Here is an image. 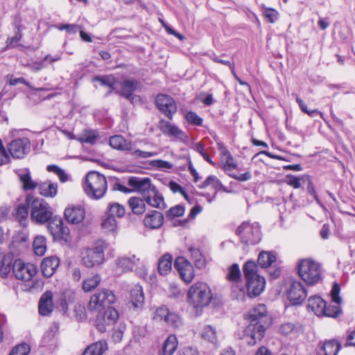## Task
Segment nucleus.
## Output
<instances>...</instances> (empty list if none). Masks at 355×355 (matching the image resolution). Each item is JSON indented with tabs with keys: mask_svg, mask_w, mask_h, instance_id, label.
I'll return each instance as SVG.
<instances>
[{
	"mask_svg": "<svg viewBox=\"0 0 355 355\" xmlns=\"http://www.w3.org/2000/svg\"><path fill=\"white\" fill-rule=\"evenodd\" d=\"M158 128L164 135L168 137H174L180 139L186 137L184 132L177 125L163 119L159 120Z\"/></svg>",
	"mask_w": 355,
	"mask_h": 355,
	"instance_id": "22",
	"label": "nucleus"
},
{
	"mask_svg": "<svg viewBox=\"0 0 355 355\" xmlns=\"http://www.w3.org/2000/svg\"><path fill=\"white\" fill-rule=\"evenodd\" d=\"M164 322L173 329H178L182 325V318L178 313L174 312H170Z\"/></svg>",
	"mask_w": 355,
	"mask_h": 355,
	"instance_id": "50",
	"label": "nucleus"
},
{
	"mask_svg": "<svg viewBox=\"0 0 355 355\" xmlns=\"http://www.w3.org/2000/svg\"><path fill=\"white\" fill-rule=\"evenodd\" d=\"M64 216L67 223L78 225L85 219V209L81 205H70L65 208Z\"/></svg>",
	"mask_w": 355,
	"mask_h": 355,
	"instance_id": "19",
	"label": "nucleus"
},
{
	"mask_svg": "<svg viewBox=\"0 0 355 355\" xmlns=\"http://www.w3.org/2000/svg\"><path fill=\"white\" fill-rule=\"evenodd\" d=\"M83 189L90 199L100 200L107 190V182L103 175L96 171H90L85 177Z\"/></svg>",
	"mask_w": 355,
	"mask_h": 355,
	"instance_id": "3",
	"label": "nucleus"
},
{
	"mask_svg": "<svg viewBox=\"0 0 355 355\" xmlns=\"http://www.w3.org/2000/svg\"><path fill=\"white\" fill-rule=\"evenodd\" d=\"M296 102L297 103L301 110L303 112L307 114L310 116L313 117L320 113V112L317 110H309L307 108V105L304 103V102L301 98H300L297 96L296 98Z\"/></svg>",
	"mask_w": 355,
	"mask_h": 355,
	"instance_id": "56",
	"label": "nucleus"
},
{
	"mask_svg": "<svg viewBox=\"0 0 355 355\" xmlns=\"http://www.w3.org/2000/svg\"><path fill=\"white\" fill-rule=\"evenodd\" d=\"M236 168V162L230 151H227L226 162L223 166V169L226 173V174L239 182H245L250 180L252 178V173L250 171H246L245 173L241 175H237L236 173H234L232 171Z\"/></svg>",
	"mask_w": 355,
	"mask_h": 355,
	"instance_id": "18",
	"label": "nucleus"
},
{
	"mask_svg": "<svg viewBox=\"0 0 355 355\" xmlns=\"http://www.w3.org/2000/svg\"><path fill=\"white\" fill-rule=\"evenodd\" d=\"M60 266V259L57 256H50L44 258L40 265L44 277H51Z\"/></svg>",
	"mask_w": 355,
	"mask_h": 355,
	"instance_id": "23",
	"label": "nucleus"
},
{
	"mask_svg": "<svg viewBox=\"0 0 355 355\" xmlns=\"http://www.w3.org/2000/svg\"><path fill=\"white\" fill-rule=\"evenodd\" d=\"M12 269L15 278L24 282L31 280L37 271L34 264L26 263L21 259H17L14 261Z\"/></svg>",
	"mask_w": 355,
	"mask_h": 355,
	"instance_id": "10",
	"label": "nucleus"
},
{
	"mask_svg": "<svg viewBox=\"0 0 355 355\" xmlns=\"http://www.w3.org/2000/svg\"><path fill=\"white\" fill-rule=\"evenodd\" d=\"M60 31L65 30L68 33L75 34L80 29V26L77 24H61L56 26Z\"/></svg>",
	"mask_w": 355,
	"mask_h": 355,
	"instance_id": "57",
	"label": "nucleus"
},
{
	"mask_svg": "<svg viewBox=\"0 0 355 355\" xmlns=\"http://www.w3.org/2000/svg\"><path fill=\"white\" fill-rule=\"evenodd\" d=\"M249 324L241 337L250 346L260 342L265 336L266 330L270 325L269 317L265 304H259L245 315Z\"/></svg>",
	"mask_w": 355,
	"mask_h": 355,
	"instance_id": "1",
	"label": "nucleus"
},
{
	"mask_svg": "<svg viewBox=\"0 0 355 355\" xmlns=\"http://www.w3.org/2000/svg\"><path fill=\"white\" fill-rule=\"evenodd\" d=\"M144 199L138 197H131L128 200V205L132 209V211L135 214H141L146 210Z\"/></svg>",
	"mask_w": 355,
	"mask_h": 355,
	"instance_id": "41",
	"label": "nucleus"
},
{
	"mask_svg": "<svg viewBox=\"0 0 355 355\" xmlns=\"http://www.w3.org/2000/svg\"><path fill=\"white\" fill-rule=\"evenodd\" d=\"M114 78V76L112 75L107 76H96L94 78V81H97L101 83L103 86H112V80Z\"/></svg>",
	"mask_w": 355,
	"mask_h": 355,
	"instance_id": "58",
	"label": "nucleus"
},
{
	"mask_svg": "<svg viewBox=\"0 0 355 355\" xmlns=\"http://www.w3.org/2000/svg\"><path fill=\"white\" fill-rule=\"evenodd\" d=\"M201 336L204 340H206L214 345L217 343L218 339L216 336V331L215 328L211 325L205 326L202 329Z\"/></svg>",
	"mask_w": 355,
	"mask_h": 355,
	"instance_id": "47",
	"label": "nucleus"
},
{
	"mask_svg": "<svg viewBox=\"0 0 355 355\" xmlns=\"http://www.w3.org/2000/svg\"><path fill=\"white\" fill-rule=\"evenodd\" d=\"M139 85V81L137 80H125L121 83V90L115 91V93L125 98L131 97V95L137 90Z\"/></svg>",
	"mask_w": 355,
	"mask_h": 355,
	"instance_id": "26",
	"label": "nucleus"
},
{
	"mask_svg": "<svg viewBox=\"0 0 355 355\" xmlns=\"http://www.w3.org/2000/svg\"><path fill=\"white\" fill-rule=\"evenodd\" d=\"M189 251L196 267L200 269L203 268L206 265V261L201 251L194 247H190Z\"/></svg>",
	"mask_w": 355,
	"mask_h": 355,
	"instance_id": "42",
	"label": "nucleus"
},
{
	"mask_svg": "<svg viewBox=\"0 0 355 355\" xmlns=\"http://www.w3.org/2000/svg\"><path fill=\"white\" fill-rule=\"evenodd\" d=\"M221 182L220 180L217 178L215 175H209L205 180L198 186L200 189H205L208 186L211 185V187L216 190L214 196L216 195L217 191H218V189L220 187H221Z\"/></svg>",
	"mask_w": 355,
	"mask_h": 355,
	"instance_id": "48",
	"label": "nucleus"
},
{
	"mask_svg": "<svg viewBox=\"0 0 355 355\" xmlns=\"http://www.w3.org/2000/svg\"><path fill=\"white\" fill-rule=\"evenodd\" d=\"M340 347V343L336 339L325 340L320 349L319 355H337Z\"/></svg>",
	"mask_w": 355,
	"mask_h": 355,
	"instance_id": "29",
	"label": "nucleus"
},
{
	"mask_svg": "<svg viewBox=\"0 0 355 355\" xmlns=\"http://www.w3.org/2000/svg\"><path fill=\"white\" fill-rule=\"evenodd\" d=\"M110 179H113L115 180V182L112 185V190L113 191H119L123 193H130L132 192V190L122 185L120 182L119 179H116L115 178L110 177Z\"/></svg>",
	"mask_w": 355,
	"mask_h": 355,
	"instance_id": "59",
	"label": "nucleus"
},
{
	"mask_svg": "<svg viewBox=\"0 0 355 355\" xmlns=\"http://www.w3.org/2000/svg\"><path fill=\"white\" fill-rule=\"evenodd\" d=\"M174 267L184 282L190 283L192 281L194 277L193 266L184 257H177L174 261Z\"/></svg>",
	"mask_w": 355,
	"mask_h": 355,
	"instance_id": "17",
	"label": "nucleus"
},
{
	"mask_svg": "<svg viewBox=\"0 0 355 355\" xmlns=\"http://www.w3.org/2000/svg\"><path fill=\"white\" fill-rule=\"evenodd\" d=\"M172 256L169 253L164 254L158 261V272L161 275H167L172 267Z\"/></svg>",
	"mask_w": 355,
	"mask_h": 355,
	"instance_id": "36",
	"label": "nucleus"
},
{
	"mask_svg": "<svg viewBox=\"0 0 355 355\" xmlns=\"http://www.w3.org/2000/svg\"><path fill=\"white\" fill-rule=\"evenodd\" d=\"M241 272L238 263L232 264L228 270L227 279L232 282H238L241 280Z\"/></svg>",
	"mask_w": 355,
	"mask_h": 355,
	"instance_id": "49",
	"label": "nucleus"
},
{
	"mask_svg": "<svg viewBox=\"0 0 355 355\" xmlns=\"http://www.w3.org/2000/svg\"><path fill=\"white\" fill-rule=\"evenodd\" d=\"M346 343L345 346H354L355 347V328L353 330H348L347 332Z\"/></svg>",
	"mask_w": 355,
	"mask_h": 355,
	"instance_id": "64",
	"label": "nucleus"
},
{
	"mask_svg": "<svg viewBox=\"0 0 355 355\" xmlns=\"http://www.w3.org/2000/svg\"><path fill=\"white\" fill-rule=\"evenodd\" d=\"M263 15L266 20L271 24L275 23L279 17V12L271 8H263Z\"/></svg>",
	"mask_w": 355,
	"mask_h": 355,
	"instance_id": "54",
	"label": "nucleus"
},
{
	"mask_svg": "<svg viewBox=\"0 0 355 355\" xmlns=\"http://www.w3.org/2000/svg\"><path fill=\"white\" fill-rule=\"evenodd\" d=\"M288 179V184L292 186L295 189H298L301 187L302 177L297 178L293 175H288L286 176Z\"/></svg>",
	"mask_w": 355,
	"mask_h": 355,
	"instance_id": "63",
	"label": "nucleus"
},
{
	"mask_svg": "<svg viewBox=\"0 0 355 355\" xmlns=\"http://www.w3.org/2000/svg\"><path fill=\"white\" fill-rule=\"evenodd\" d=\"M185 119L191 125L196 126H202L203 119L202 117L198 116L196 112L193 111H189L185 114Z\"/></svg>",
	"mask_w": 355,
	"mask_h": 355,
	"instance_id": "52",
	"label": "nucleus"
},
{
	"mask_svg": "<svg viewBox=\"0 0 355 355\" xmlns=\"http://www.w3.org/2000/svg\"><path fill=\"white\" fill-rule=\"evenodd\" d=\"M295 326L293 323H291V322L284 323L280 326L279 332L282 335L288 336L291 333H293V331L295 329Z\"/></svg>",
	"mask_w": 355,
	"mask_h": 355,
	"instance_id": "60",
	"label": "nucleus"
},
{
	"mask_svg": "<svg viewBox=\"0 0 355 355\" xmlns=\"http://www.w3.org/2000/svg\"><path fill=\"white\" fill-rule=\"evenodd\" d=\"M144 301V295L141 286L136 285L130 291V304L134 309H139L142 306Z\"/></svg>",
	"mask_w": 355,
	"mask_h": 355,
	"instance_id": "33",
	"label": "nucleus"
},
{
	"mask_svg": "<svg viewBox=\"0 0 355 355\" xmlns=\"http://www.w3.org/2000/svg\"><path fill=\"white\" fill-rule=\"evenodd\" d=\"M326 303L321 297L313 295L309 298L307 308L316 315L322 316V313H324V308L326 307Z\"/></svg>",
	"mask_w": 355,
	"mask_h": 355,
	"instance_id": "27",
	"label": "nucleus"
},
{
	"mask_svg": "<svg viewBox=\"0 0 355 355\" xmlns=\"http://www.w3.org/2000/svg\"><path fill=\"white\" fill-rule=\"evenodd\" d=\"M47 229L54 240L67 242L69 237V229L64 225L63 220L60 216H54L48 223Z\"/></svg>",
	"mask_w": 355,
	"mask_h": 355,
	"instance_id": "13",
	"label": "nucleus"
},
{
	"mask_svg": "<svg viewBox=\"0 0 355 355\" xmlns=\"http://www.w3.org/2000/svg\"><path fill=\"white\" fill-rule=\"evenodd\" d=\"M101 281V277L98 274H96L91 277H88L83 282V289L85 292H90L96 288Z\"/></svg>",
	"mask_w": 355,
	"mask_h": 355,
	"instance_id": "46",
	"label": "nucleus"
},
{
	"mask_svg": "<svg viewBox=\"0 0 355 355\" xmlns=\"http://www.w3.org/2000/svg\"><path fill=\"white\" fill-rule=\"evenodd\" d=\"M31 202L30 218L33 223L37 225L48 223L53 218V209L44 199L32 196Z\"/></svg>",
	"mask_w": 355,
	"mask_h": 355,
	"instance_id": "5",
	"label": "nucleus"
},
{
	"mask_svg": "<svg viewBox=\"0 0 355 355\" xmlns=\"http://www.w3.org/2000/svg\"><path fill=\"white\" fill-rule=\"evenodd\" d=\"M243 272L245 281L260 276L257 271V265L252 260L247 261L243 266Z\"/></svg>",
	"mask_w": 355,
	"mask_h": 355,
	"instance_id": "38",
	"label": "nucleus"
},
{
	"mask_svg": "<svg viewBox=\"0 0 355 355\" xmlns=\"http://www.w3.org/2000/svg\"><path fill=\"white\" fill-rule=\"evenodd\" d=\"M276 261V257L272 253L263 251L259 253L257 262L262 268H268Z\"/></svg>",
	"mask_w": 355,
	"mask_h": 355,
	"instance_id": "45",
	"label": "nucleus"
},
{
	"mask_svg": "<svg viewBox=\"0 0 355 355\" xmlns=\"http://www.w3.org/2000/svg\"><path fill=\"white\" fill-rule=\"evenodd\" d=\"M31 141L27 137L12 140L8 145V150L15 159H22L31 151Z\"/></svg>",
	"mask_w": 355,
	"mask_h": 355,
	"instance_id": "16",
	"label": "nucleus"
},
{
	"mask_svg": "<svg viewBox=\"0 0 355 355\" xmlns=\"http://www.w3.org/2000/svg\"><path fill=\"white\" fill-rule=\"evenodd\" d=\"M109 144L112 148L119 150L130 151L132 149V142L125 139L122 135L110 137Z\"/></svg>",
	"mask_w": 355,
	"mask_h": 355,
	"instance_id": "28",
	"label": "nucleus"
},
{
	"mask_svg": "<svg viewBox=\"0 0 355 355\" xmlns=\"http://www.w3.org/2000/svg\"><path fill=\"white\" fill-rule=\"evenodd\" d=\"M53 310V293L48 291L44 293L39 301L38 311L43 316L49 315Z\"/></svg>",
	"mask_w": 355,
	"mask_h": 355,
	"instance_id": "25",
	"label": "nucleus"
},
{
	"mask_svg": "<svg viewBox=\"0 0 355 355\" xmlns=\"http://www.w3.org/2000/svg\"><path fill=\"white\" fill-rule=\"evenodd\" d=\"M185 211L184 207L181 205H177L174 207H171L166 212V216L169 218H173L175 217H179L184 215Z\"/></svg>",
	"mask_w": 355,
	"mask_h": 355,
	"instance_id": "53",
	"label": "nucleus"
},
{
	"mask_svg": "<svg viewBox=\"0 0 355 355\" xmlns=\"http://www.w3.org/2000/svg\"><path fill=\"white\" fill-rule=\"evenodd\" d=\"M38 190L40 195L44 197L53 198L58 191L57 183L44 182L38 185Z\"/></svg>",
	"mask_w": 355,
	"mask_h": 355,
	"instance_id": "35",
	"label": "nucleus"
},
{
	"mask_svg": "<svg viewBox=\"0 0 355 355\" xmlns=\"http://www.w3.org/2000/svg\"><path fill=\"white\" fill-rule=\"evenodd\" d=\"M340 292V285L337 282H334L331 291V297L332 302L336 303V305L326 304V307L324 308V313H322V316L336 318L341 315L342 309L339 304L342 302V298L339 295Z\"/></svg>",
	"mask_w": 355,
	"mask_h": 355,
	"instance_id": "15",
	"label": "nucleus"
},
{
	"mask_svg": "<svg viewBox=\"0 0 355 355\" xmlns=\"http://www.w3.org/2000/svg\"><path fill=\"white\" fill-rule=\"evenodd\" d=\"M155 104L157 109L169 120H172L173 115L177 112L178 107L173 97L164 94H159L155 99Z\"/></svg>",
	"mask_w": 355,
	"mask_h": 355,
	"instance_id": "12",
	"label": "nucleus"
},
{
	"mask_svg": "<svg viewBox=\"0 0 355 355\" xmlns=\"http://www.w3.org/2000/svg\"><path fill=\"white\" fill-rule=\"evenodd\" d=\"M302 184H306V190L307 192L312 196L316 202L322 208H324V205L322 203L320 200L318 198V196L315 191L314 184L312 182L311 178L309 175H304L302 176Z\"/></svg>",
	"mask_w": 355,
	"mask_h": 355,
	"instance_id": "40",
	"label": "nucleus"
},
{
	"mask_svg": "<svg viewBox=\"0 0 355 355\" xmlns=\"http://www.w3.org/2000/svg\"><path fill=\"white\" fill-rule=\"evenodd\" d=\"M31 200L32 195H26L24 201L19 203L15 209L13 215L19 222L21 225L25 226L26 224L27 218L31 210Z\"/></svg>",
	"mask_w": 355,
	"mask_h": 355,
	"instance_id": "20",
	"label": "nucleus"
},
{
	"mask_svg": "<svg viewBox=\"0 0 355 355\" xmlns=\"http://www.w3.org/2000/svg\"><path fill=\"white\" fill-rule=\"evenodd\" d=\"M107 348V342L101 340L89 345L82 355H103Z\"/></svg>",
	"mask_w": 355,
	"mask_h": 355,
	"instance_id": "31",
	"label": "nucleus"
},
{
	"mask_svg": "<svg viewBox=\"0 0 355 355\" xmlns=\"http://www.w3.org/2000/svg\"><path fill=\"white\" fill-rule=\"evenodd\" d=\"M101 226L105 232H114L117 227L116 218L109 215H106L105 218L103 219Z\"/></svg>",
	"mask_w": 355,
	"mask_h": 355,
	"instance_id": "51",
	"label": "nucleus"
},
{
	"mask_svg": "<svg viewBox=\"0 0 355 355\" xmlns=\"http://www.w3.org/2000/svg\"><path fill=\"white\" fill-rule=\"evenodd\" d=\"M98 137V132L93 129H85L82 134L78 137V141L82 144L86 143L94 144Z\"/></svg>",
	"mask_w": 355,
	"mask_h": 355,
	"instance_id": "39",
	"label": "nucleus"
},
{
	"mask_svg": "<svg viewBox=\"0 0 355 355\" xmlns=\"http://www.w3.org/2000/svg\"><path fill=\"white\" fill-rule=\"evenodd\" d=\"M178 347V340L175 335H170L164 342L159 355H173Z\"/></svg>",
	"mask_w": 355,
	"mask_h": 355,
	"instance_id": "34",
	"label": "nucleus"
},
{
	"mask_svg": "<svg viewBox=\"0 0 355 355\" xmlns=\"http://www.w3.org/2000/svg\"><path fill=\"white\" fill-rule=\"evenodd\" d=\"M35 253L37 256H43L46 250V241L44 236H36L33 243Z\"/></svg>",
	"mask_w": 355,
	"mask_h": 355,
	"instance_id": "43",
	"label": "nucleus"
},
{
	"mask_svg": "<svg viewBox=\"0 0 355 355\" xmlns=\"http://www.w3.org/2000/svg\"><path fill=\"white\" fill-rule=\"evenodd\" d=\"M82 262L87 268L99 265L104 260V247L98 243L92 248L86 249L83 253Z\"/></svg>",
	"mask_w": 355,
	"mask_h": 355,
	"instance_id": "14",
	"label": "nucleus"
},
{
	"mask_svg": "<svg viewBox=\"0 0 355 355\" xmlns=\"http://www.w3.org/2000/svg\"><path fill=\"white\" fill-rule=\"evenodd\" d=\"M29 352V345L26 343H23L13 347L9 355H28Z\"/></svg>",
	"mask_w": 355,
	"mask_h": 355,
	"instance_id": "55",
	"label": "nucleus"
},
{
	"mask_svg": "<svg viewBox=\"0 0 355 355\" xmlns=\"http://www.w3.org/2000/svg\"><path fill=\"white\" fill-rule=\"evenodd\" d=\"M150 164L156 168H167L171 169L173 167V164L170 163L169 162L162 160V159H156L153 160L150 162Z\"/></svg>",
	"mask_w": 355,
	"mask_h": 355,
	"instance_id": "61",
	"label": "nucleus"
},
{
	"mask_svg": "<svg viewBox=\"0 0 355 355\" xmlns=\"http://www.w3.org/2000/svg\"><path fill=\"white\" fill-rule=\"evenodd\" d=\"M17 175L23 184L24 190H33L38 187L39 184L32 180L30 171L28 168L20 170L17 172Z\"/></svg>",
	"mask_w": 355,
	"mask_h": 355,
	"instance_id": "32",
	"label": "nucleus"
},
{
	"mask_svg": "<svg viewBox=\"0 0 355 355\" xmlns=\"http://www.w3.org/2000/svg\"><path fill=\"white\" fill-rule=\"evenodd\" d=\"M98 313L95 320L96 329L103 333L109 330L117 321L119 313L114 307H109L106 310H97Z\"/></svg>",
	"mask_w": 355,
	"mask_h": 355,
	"instance_id": "9",
	"label": "nucleus"
},
{
	"mask_svg": "<svg viewBox=\"0 0 355 355\" xmlns=\"http://www.w3.org/2000/svg\"><path fill=\"white\" fill-rule=\"evenodd\" d=\"M116 297L111 290L103 288L100 292L93 295L87 304V309L89 311L97 310H106L112 307L111 304L114 303Z\"/></svg>",
	"mask_w": 355,
	"mask_h": 355,
	"instance_id": "8",
	"label": "nucleus"
},
{
	"mask_svg": "<svg viewBox=\"0 0 355 355\" xmlns=\"http://www.w3.org/2000/svg\"><path fill=\"white\" fill-rule=\"evenodd\" d=\"M11 266L10 263H5L4 260L0 261V276L3 279L7 278L8 274L10 272Z\"/></svg>",
	"mask_w": 355,
	"mask_h": 355,
	"instance_id": "62",
	"label": "nucleus"
},
{
	"mask_svg": "<svg viewBox=\"0 0 355 355\" xmlns=\"http://www.w3.org/2000/svg\"><path fill=\"white\" fill-rule=\"evenodd\" d=\"M236 234L245 245H256L261 240V232L259 224L257 222L244 221L236 230Z\"/></svg>",
	"mask_w": 355,
	"mask_h": 355,
	"instance_id": "7",
	"label": "nucleus"
},
{
	"mask_svg": "<svg viewBox=\"0 0 355 355\" xmlns=\"http://www.w3.org/2000/svg\"><path fill=\"white\" fill-rule=\"evenodd\" d=\"M187 299L188 302L196 309L207 306L212 299L211 291L206 283H196L189 290Z\"/></svg>",
	"mask_w": 355,
	"mask_h": 355,
	"instance_id": "4",
	"label": "nucleus"
},
{
	"mask_svg": "<svg viewBox=\"0 0 355 355\" xmlns=\"http://www.w3.org/2000/svg\"><path fill=\"white\" fill-rule=\"evenodd\" d=\"M125 214V210L124 207L118 202L110 203L107 206L106 215H109L116 218V217L122 218Z\"/></svg>",
	"mask_w": 355,
	"mask_h": 355,
	"instance_id": "44",
	"label": "nucleus"
},
{
	"mask_svg": "<svg viewBox=\"0 0 355 355\" xmlns=\"http://www.w3.org/2000/svg\"><path fill=\"white\" fill-rule=\"evenodd\" d=\"M164 223L163 214L155 210L150 211L144 217V225L151 230L159 229Z\"/></svg>",
	"mask_w": 355,
	"mask_h": 355,
	"instance_id": "24",
	"label": "nucleus"
},
{
	"mask_svg": "<svg viewBox=\"0 0 355 355\" xmlns=\"http://www.w3.org/2000/svg\"><path fill=\"white\" fill-rule=\"evenodd\" d=\"M139 261V259L136 258L135 255L130 257H119L116 259V265L122 272H126L132 271L133 267L137 264L136 262Z\"/></svg>",
	"mask_w": 355,
	"mask_h": 355,
	"instance_id": "30",
	"label": "nucleus"
},
{
	"mask_svg": "<svg viewBox=\"0 0 355 355\" xmlns=\"http://www.w3.org/2000/svg\"><path fill=\"white\" fill-rule=\"evenodd\" d=\"M286 296L291 305H300L307 297L304 284L297 280H292L286 289Z\"/></svg>",
	"mask_w": 355,
	"mask_h": 355,
	"instance_id": "11",
	"label": "nucleus"
},
{
	"mask_svg": "<svg viewBox=\"0 0 355 355\" xmlns=\"http://www.w3.org/2000/svg\"><path fill=\"white\" fill-rule=\"evenodd\" d=\"M128 184L133 188L132 191L141 194L145 202L150 206L162 210L166 208L163 196L151 183L149 178L130 177Z\"/></svg>",
	"mask_w": 355,
	"mask_h": 355,
	"instance_id": "2",
	"label": "nucleus"
},
{
	"mask_svg": "<svg viewBox=\"0 0 355 355\" xmlns=\"http://www.w3.org/2000/svg\"><path fill=\"white\" fill-rule=\"evenodd\" d=\"M13 26H14L15 34L13 37L7 38V40L6 41V49H9V48L13 47L12 44L14 43H17V42H19L23 37L21 31L24 29V26L21 24V21L15 20V22L13 23Z\"/></svg>",
	"mask_w": 355,
	"mask_h": 355,
	"instance_id": "37",
	"label": "nucleus"
},
{
	"mask_svg": "<svg viewBox=\"0 0 355 355\" xmlns=\"http://www.w3.org/2000/svg\"><path fill=\"white\" fill-rule=\"evenodd\" d=\"M266 280L264 277L259 276L246 281L248 295L250 297H256L264 291Z\"/></svg>",
	"mask_w": 355,
	"mask_h": 355,
	"instance_id": "21",
	"label": "nucleus"
},
{
	"mask_svg": "<svg viewBox=\"0 0 355 355\" xmlns=\"http://www.w3.org/2000/svg\"><path fill=\"white\" fill-rule=\"evenodd\" d=\"M297 273L309 285H314L322 279L320 265L311 259H304L297 263Z\"/></svg>",
	"mask_w": 355,
	"mask_h": 355,
	"instance_id": "6",
	"label": "nucleus"
}]
</instances>
